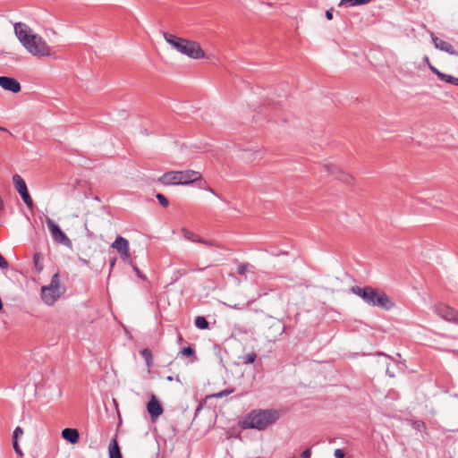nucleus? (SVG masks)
Here are the masks:
<instances>
[{
    "label": "nucleus",
    "instance_id": "1",
    "mask_svg": "<svg viewBox=\"0 0 458 458\" xmlns=\"http://www.w3.org/2000/svg\"><path fill=\"white\" fill-rule=\"evenodd\" d=\"M14 33L24 48L34 56L50 55V47L44 38L34 33L25 23L17 22L14 24Z\"/></svg>",
    "mask_w": 458,
    "mask_h": 458
},
{
    "label": "nucleus",
    "instance_id": "2",
    "mask_svg": "<svg viewBox=\"0 0 458 458\" xmlns=\"http://www.w3.org/2000/svg\"><path fill=\"white\" fill-rule=\"evenodd\" d=\"M278 419L279 412L276 410H254L242 419L241 425L243 428L264 430Z\"/></svg>",
    "mask_w": 458,
    "mask_h": 458
},
{
    "label": "nucleus",
    "instance_id": "3",
    "mask_svg": "<svg viewBox=\"0 0 458 458\" xmlns=\"http://www.w3.org/2000/svg\"><path fill=\"white\" fill-rule=\"evenodd\" d=\"M352 292L360 297L367 304L374 307H379L386 310H390L395 307V303L386 295V293L378 291L373 287L354 286Z\"/></svg>",
    "mask_w": 458,
    "mask_h": 458
},
{
    "label": "nucleus",
    "instance_id": "4",
    "mask_svg": "<svg viewBox=\"0 0 458 458\" xmlns=\"http://www.w3.org/2000/svg\"><path fill=\"white\" fill-rule=\"evenodd\" d=\"M163 37L179 53L192 59L200 58V46L197 42L179 38L168 32H163Z\"/></svg>",
    "mask_w": 458,
    "mask_h": 458
},
{
    "label": "nucleus",
    "instance_id": "5",
    "mask_svg": "<svg viewBox=\"0 0 458 458\" xmlns=\"http://www.w3.org/2000/svg\"><path fill=\"white\" fill-rule=\"evenodd\" d=\"M200 179L199 172L192 170L171 171L164 174L159 181L165 185L170 184H189Z\"/></svg>",
    "mask_w": 458,
    "mask_h": 458
},
{
    "label": "nucleus",
    "instance_id": "6",
    "mask_svg": "<svg viewBox=\"0 0 458 458\" xmlns=\"http://www.w3.org/2000/svg\"><path fill=\"white\" fill-rule=\"evenodd\" d=\"M65 289L60 284L59 274L55 273L48 285L42 286L41 299L45 304L52 306L64 294Z\"/></svg>",
    "mask_w": 458,
    "mask_h": 458
},
{
    "label": "nucleus",
    "instance_id": "7",
    "mask_svg": "<svg viewBox=\"0 0 458 458\" xmlns=\"http://www.w3.org/2000/svg\"><path fill=\"white\" fill-rule=\"evenodd\" d=\"M323 168L329 176L346 186L351 187L356 183V178L353 174L333 162H326Z\"/></svg>",
    "mask_w": 458,
    "mask_h": 458
},
{
    "label": "nucleus",
    "instance_id": "8",
    "mask_svg": "<svg viewBox=\"0 0 458 458\" xmlns=\"http://www.w3.org/2000/svg\"><path fill=\"white\" fill-rule=\"evenodd\" d=\"M46 223H47V228H48L49 232L51 233V235H52L53 239L56 242L61 243V244H63V245H64L66 247H71L72 246L71 240L60 229L59 225L57 224H55V222L53 219H51L49 217H47Z\"/></svg>",
    "mask_w": 458,
    "mask_h": 458
},
{
    "label": "nucleus",
    "instance_id": "9",
    "mask_svg": "<svg viewBox=\"0 0 458 458\" xmlns=\"http://www.w3.org/2000/svg\"><path fill=\"white\" fill-rule=\"evenodd\" d=\"M433 310L437 316L445 321L456 324L458 320V311L445 303H436L433 306Z\"/></svg>",
    "mask_w": 458,
    "mask_h": 458
},
{
    "label": "nucleus",
    "instance_id": "10",
    "mask_svg": "<svg viewBox=\"0 0 458 458\" xmlns=\"http://www.w3.org/2000/svg\"><path fill=\"white\" fill-rule=\"evenodd\" d=\"M111 247L118 252L120 258L124 261L128 262L131 259L130 245L127 239L118 235L114 242L111 244Z\"/></svg>",
    "mask_w": 458,
    "mask_h": 458
},
{
    "label": "nucleus",
    "instance_id": "11",
    "mask_svg": "<svg viewBox=\"0 0 458 458\" xmlns=\"http://www.w3.org/2000/svg\"><path fill=\"white\" fill-rule=\"evenodd\" d=\"M202 244L207 245V247H202V258L204 259L205 263H207V266L205 267H202V270L206 269L207 267H210L213 263L221 261V252L219 250V248H213L210 245H208L206 242L202 241Z\"/></svg>",
    "mask_w": 458,
    "mask_h": 458
},
{
    "label": "nucleus",
    "instance_id": "12",
    "mask_svg": "<svg viewBox=\"0 0 458 458\" xmlns=\"http://www.w3.org/2000/svg\"><path fill=\"white\" fill-rule=\"evenodd\" d=\"M0 86L4 90L13 93H18L21 89L20 82L16 79L7 76H0Z\"/></svg>",
    "mask_w": 458,
    "mask_h": 458
},
{
    "label": "nucleus",
    "instance_id": "13",
    "mask_svg": "<svg viewBox=\"0 0 458 458\" xmlns=\"http://www.w3.org/2000/svg\"><path fill=\"white\" fill-rule=\"evenodd\" d=\"M147 410L152 420L158 418L164 411L161 403L154 394H151L150 399L147 403Z\"/></svg>",
    "mask_w": 458,
    "mask_h": 458
},
{
    "label": "nucleus",
    "instance_id": "14",
    "mask_svg": "<svg viewBox=\"0 0 458 458\" xmlns=\"http://www.w3.org/2000/svg\"><path fill=\"white\" fill-rule=\"evenodd\" d=\"M432 41L436 47V48L441 50V51H444V52H446L450 55H456L457 53L455 52L454 47L452 46V44H450L449 42L447 41H445L437 37H433L432 38Z\"/></svg>",
    "mask_w": 458,
    "mask_h": 458
},
{
    "label": "nucleus",
    "instance_id": "15",
    "mask_svg": "<svg viewBox=\"0 0 458 458\" xmlns=\"http://www.w3.org/2000/svg\"><path fill=\"white\" fill-rule=\"evenodd\" d=\"M62 437L71 444H76L80 438L78 430L70 428L62 430Z\"/></svg>",
    "mask_w": 458,
    "mask_h": 458
},
{
    "label": "nucleus",
    "instance_id": "16",
    "mask_svg": "<svg viewBox=\"0 0 458 458\" xmlns=\"http://www.w3.org/2000/svg\"><path fill=\"white\" fill-rule=\"evenodd\" d=\"M429 69L437 75V77L447 83L457 85L458 86V79L454 78L451 75L445 74L438 71L435 66L429 64Z\"/></svg>",
    "mask_w": 458,
    "mask_h": 458
},
{
    "label": "nucleus",
    "instance_id": "17",
    "mask_svg": "<svg viewBox=\"0 0 458 458\" xmlns=\"http://www.w3.org/2000/svg\"><path fill=\"white\" fill-rule=\"evenodd\" d=\"M108 453L109 458H123L116 438H113L110 442Z\"/></svg>",
    "mask_w": 458,
    "mask_h": 458
},
{
    "label": "nucleus",
    "instance_id": "18",
    "mask_svg": "<svg viewBox=\"0 0 458 458\" xmlns=\"http://www.w3.org/2000/svg\"><path fill=\"white\" fill-rule=\"evenodd\" d=\"M13 182L18 192H21L27 188L25 181L17 174L13 176Z\"/></svg>",
    "mask_w": 458,
    "mask_h": 458
},
{
    "label": "nucleus",
    "instance_id": "19",
    "mask_svg": "<svg viewBox=\"0 0 458 458\" xmlns=\"http://www.w3.org/2000/svg\"><path fill=\"white\" fill-rule=\"evenodd\" d=\"M140 355L146 361V365L149 369L152 367V352L148 348H144L140 352Z\"/></svg>",
    "mask_w": 458,
    "mask_h": 458
},
{
    "label": "nucleus",
    "instance_id": "20",
    "mask_svg": "<svg viewBox=\"0 0 458 458\" xmlns=\"http://www.w3.org/2000/svg\"><path fill=\"white\" fill-rule=\"evenodd\" d=\"M182 233L183 237L191 242H200V238L198 234L191 232L190 230H188L186 228H183L182 230Z\"/></svg>",
    "mask_w": 458,
    "mask_h": 458
},
{
    "label": "nucleus",
    "instance_id": "21",
    "mask_svg": "<svg viewBox=\"0 0 458 458\" xmlns=\"http://www.w3.org/2000/svg\"><path fill=\"white\" fill-rule=\"evenodd\" d=\"M369 2L370 0H341L339 5L342 6L348 4L350 5H363L369 4Z\"/></svg>",
    "mask_w": 458,
    "mask_h": 458
},
{
    "label": "nucleus",
    "instance_id": "22",
    "mask_svg": "<svg viewBox=\"0 0 458 458\" xmlns=\"http://www.w3.org/2000/svg\"><path fill=\"white\" fill-rule=\"evenodd\" d=\"M33 262L35 268L38 272H40L43 269V263H42V256L40 253L36 252L33 256Z\"/></svg>",
    "mask_w": 458,
    "mask_h": 458
},
{
    "label": "nucleus",
    "instance_id": "23",
    "mask_svg": "<svg viewBox=\"0 0 458 458\" xmlns=\"http://www.w3.org/2000/svg\"><path fill=\"white\" fill-rule=\"evenodd\" d=\"M180 353H181L182 356H185V357H193V360H197V356L195 355V351H194V349H193L191 346L184 347V348L180 352Z\"/></svg>",
    "mask_w": 458,
    "mask_h": 458
},
{
    "label": "nucleus",
    "instance_id": "24",
    "mask_svg": "<svg viewBox=\"0 0 458 458\" xmlns=\"http://www.w3.org/2000/svg\"><path fill=\"white\" fill-rule=\"evenodd\" d=\"M256 358H257V354L255 352H250V353H247V354L240 357L242 363H244V364L253 363L255 361Z\"/></svg>",
    "mask_w": 458,
    "mask_h": 458
},
{
    "label": "nucleus",
    "instance_id": "25",
    "mask_svg": "<svg viewBox=\"0 0 458 458\" xmlns=\"http://www.w3.org/2000/svg\"><path fill=\"white\" fill-rule=\"evenodd\" d=\"M156 197L160 205L163 206L164 208H166L169 205V201L165 195L157 193Z\"/></svg>",
    "mask_w": 458,
    "mask_h": 458
},
{
    "label": "nucleus",
    "instance_id": "26",
    "mask_svg": "<svg viewBox=\"0 0 458 458\" xmlns=\"http://www.w3.org/2000/svg\"><path fill=\"white\" fill-rule=\"evenodd\" d=\"M128 263L132 267L133 270L136 272L137 276L143 279V280H146V276L144 274L141 273V271L137 267V266L133 263V261L131 259H130L128 261Z\"/></svg>",
    "mask_w": 458,
    "mask_h": 458
},
{
    "label": "nucleus",
    "instance_id": "27",
    "mask_svg": "<svg viewBox=\"0 0 458 458\" xmlns=\"http://www.w3.org/2000/svg\"><path fill=\"white\" fill-rule=\"evenodd\" d=\"M23 435V429L16 427L13 433V441H18V438Z\"/></svg>",
    "mask_w": 458,
    "mask_h": 458
},
{
    "label": "nucleus",
    "instance_id": "28",
    "mask_svg": "<svg viewBox=\"0 0 458 458\" xmlns=\"http://www.w3.org/2000/svg\"><path fill=\"white\" fill-rule=\"evenodd\" d=\"M22 200L24 201V203L27 205V207L29 208H33V201H32V199L30 197V195L28 193L26 194L25 196H22L21 197Z\"/></svg>",
    "mask_w": 458,
    "mask_h": 458
},
{
    "label": "nucleus",
    "instance_id": "29",
    "mask_svg": "<svg viewBox=\"0 0 458 458\" xmlns=\"http://www.w3.org/2000/svg\"><path fill=\"white\" fill-rule=\"evenodd\" d=\"M13 447L15 453L19 456H23V452H22L21 448L20 447L18 441H13Z\"/></svg>",
    "mask_w": 458,
    "mask_h": 458
},
{
    "label": "nucleus",
    "instance_id": "30",
    "mask_svg": "<svg viewBox=\"0 0 458 458\" xmlns=\"http://www.w3.org/2000/svg\"><path fill=\"white\" fill-rule=\"evenodd\" d=\"M248 271H249V265H247V264L241 265L237 268V272L239 275H244Z\"/></svg>",
    "mask_w": 458,
    "mask_h": 458
},
{
    "label": "nucleus",
    "instance_id": "31",
    "mask_svg": "<svg viewBox=\"0 0 458 458\" xmlns=\"http://www.w3.org/2000/svg\"><path fill=\"white\" fill-rule=\"evenodd\" d=\"M8 266H9L8 262L6 261V259L0 253V267L3 268V269H5V268L8 267Z\"/></svg>",
    "mask_w": 458,
    "mask_h": 458
},
{
    "label": "nucleus",
    "instance_id": "32",
    "mask_svg": "<svg viewBox=\"0 0 458 458\" xmlns=\"http://www.w3.org/2000/svg\"><path fill=\"white\" fill-rule=\"evenodd\" d=\"M334 455L335 458H344L345 454L342 449H335L334 452Z\"/></svg>",
    "mask_w": 458,
    "mask_h": 458
},
{
    "label": "nucleus",
    "instance_id": "33",
    "mask_svg": "<svg viewBox=\"0 0 458 458\" xmlns=\"http://www.w3.org/2000/svg\"><path fill=\"white\" fill-rule=\"evenodd\" d=\"M233 393V390H225V391H223V392H220L216 394H215V396L216 397H222V396H225V395H228L229 394Z\"/></svg>",
    "mask_w": 458,
    "mask_h": 458
},
{
    "label": "nucleus",
    "instance_id": "34",
    "mask_svg": "<svg viewBox=\"0 0 458 458\" xmlns=\"http://www.w3.org/2000/svg\"><path fill=\"white\" fill-rule=\"evenodd\" d=\"M310 454H311L310 450V449H306V450H304V451L302 452V454H301V457H302V458H310Z\"/></svg>",
    "mask_w": 458,
    "mask_h": 458
},
{
    "label": "nucleus",
    "instance_id": "35",
    "mask_svg": "<svg viewBox=\"0 0 458 458\" xmlns=\"http://www.w3.org/2000/svg\"><path fill=\"white\" fill-rule=\"evenodd\" d=\"M326 18L327 20H332L333 19V9H329L326 12Z\"/></svg>",
    "mask_w": 458,
    "mask_h": 458
},
{
    "label": "nucleus",
    "instance_id": "36",
    "mask_svg": "<svg viewBox=\"0 0 458 458\" xmlns=\"http://www.w3.org/2000/svg\"><path fill=\"white\" fill-rule=\"evenodd\" d=\"M194 324L198 328H200V316L195 318Z\"/></svg>",
    "mask_w": 458,
    "mask_h": 458
},
{
    "label": "nucleus",
    "instance_id": "37",
    "mask_svg": "<svg viewBox=\"0 0 458 458\" xmlns=\"http://www.w3.org/2000/svg\"><path fill=\"white\" fill-rule=\"evenodd\" d=\"M208 322L206 320L205 318L202 317V329L208 328Z\"/></svg>",
    "mask_w": 458,
    "mask_h": 458
},
{
    "label": "nucleus",
    "instance_id": "38",
    "mask_svg": "<svg viewBox=\"0 0 458 458\" xmlns=\"http://www.w3.org/2000/svg\"><path fill=\"white\" fill-rule=\"evenodd\" d=\"M115 263H116V258H115V257H114V258H112V259H110V268H111V269L114 267Z\"/></svg>",
    "mask_w": 458,
    "mask_h": 458
},
{
    "label": "nucleus",
    "instance_id": "39",
    "mask_svg": "<svg viewBox=\"0 0 458 458\" xmlns=\"http://www.w3.org/2000/svg\"><path fill=\"white\" fill-rule=\"evenodd\" d=\"M29 191H28V189L26 188L25 190L21 191V192H19V194L21 195V197L22 196H25L26 194H28Z\"/></svg>",
    "mask_w": 458,
    "mask_h": 458
},
{
    "label": "nucleus",
    "instance_id": "40",
    "mask_svg": "<svg viewBox=\"0 0 458 458\" xmlns=\"http://www.w3.org/2000/svg\"><path fill=\"white\" fill-rule=\"evenodd\" d=\"M200 411V403L198 404V406L196 407V410H195V416L198 415V413Z\"/></svg>",
    "mask_w": 458,
    "mask_h": 458
},
{
    "label": "nucleus",
    "instance_id": "41",
    "mask_svg": "<svg viewBox=\"0 0 458 458\" xmlns=\"http://www.w3.org/2000/svg\"><path fill=\"white\" fill-rule=\"evenodd\" d=\"M0 131H5V132H8V133H10V134H11V132H10L6 128H4V127H1V126H0Z\"/></svg>",
    "mask_w": 458,
    "mask_h": 458
},
{
    "label": "nucleus",
    "instance_id": "42",
    "mask_svg": "<svg viewBox=\"0 0 458 458\" xmlns=\"http://www.w3.org/2000/svg\"><path fill=\"white\" fill-rule=\"evenodd\" d=\"M425 62L427 63V64H428V66H429V64H431V63L429 62L428 57H426V58H425Z\"/></svg>",
    "mask_w": 458,
    "mask_h": 458
},
{
    "label": "nucleus",
    "instance_id": "43",
    "mask_svg": "<svg viewBox=\"0 0 458 458\" xmlns=\"http://www.w3.org/2000/svg\"><path fill=\"white\" fill-rule=\"evenodd\" d=\"M206 191H208V192H210L211 194H213V193H214L210 188H207V189H206Z\"/></svg>",
    "mask_w": 458,
    "mask_h": 458
},
{
    "label": "nucleus",
    "instance_id": "44",
    "mask_svg": "<svg viewBox=\"0 0 458 458\" xmlns=\"http://www.w3.org/2000/svg\"><path fill=\"white\" fill-rule=\"evenodd\" d=\"M201 56H202V58H206V56H205V55H204V53H203V52H202V54H201Z\"/></svg>",
    "mask_w": 458,
    "mask_h": 458
},
{
    "label": "nucleus",
    "instance_id": "45",
    "mask_svg": "<svg viewBox=\"0 0 458 458\" xmlns=\"http://www.w3.org/2000/svg\"><path fill=\"white\" fill-rule=\"evenodd\" d=\"M456 324L458 325V319H457V322H456Z\"/></svg>",
    "mask_w": 458,
    "mask_h": 458
}]
</instances>
